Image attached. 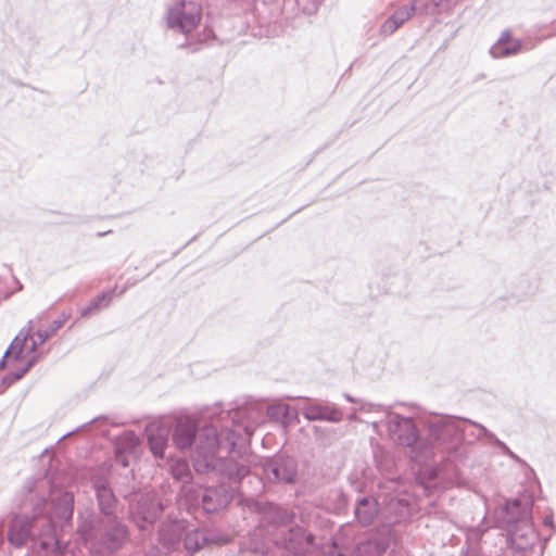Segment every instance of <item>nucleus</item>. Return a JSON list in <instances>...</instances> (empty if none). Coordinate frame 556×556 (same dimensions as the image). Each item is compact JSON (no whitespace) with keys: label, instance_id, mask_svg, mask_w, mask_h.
Instances as JSON below:
<instances>
[{"label":"nucleus","instance_id":"1","mask_svg":"<svg viewBox=\"0 0 556 556\" xmlns=\"http://www.w3.org/2000/svg\"><path fill=\"white\" fill-rule=\"evenodd\" d=\"M33 542L45 556H65L68 549L67 544L58 539L56 527L50 518L43 520L41 528L37 536L33 539Z\"/></svg>","mask_w":556,"mask_h":556},{"label":"nucleus","instance_id":"2","mask_svg":"<svg viewBox=\"0 0 556 556\" xmlns=\"http://www.w3.org/2000/svg\"><path fill=\"white\" fill-rule=\"evenodd\" d=\"M78 541L88 548L90 554L102 556L104 551V531L93 519L83 521L77 528Z\"/></svg>","mask_w":556,"mask_h":556},{"label":"nucleus","instance_id":"3","mask_svg":"<svg viewBox=\"0 0 556 556\" xmlns=\"http://www.w3.org/2000/svg\"><path fill=\"white\" fill-rule=\"evenodd\" d=\"M34 520L28 515H14L8 526L7 540L15 548L23 547L30 539Z\"/></svg>","mask_w":556,"mask_h":556},{"label":"nucleus","instance_id":"4","mask_svg":"<svg viewBox=\"0 0 556 556\" xmlns=\"http://www.w3.org/2000/svg\"><path fill=\"white\" fill-rule=\"evenodd\" d=\"M180 9H177V21L181 29L186 33L191 31L201 21V8L198 4L186 3L180 4Z\"/></svg>","mask_w":556,"mask_h":556},{"label":"nucleus","instance_id":"5","mask_svg":"<svg viewBox=\"0 0 556 556\" xmlns=\"http://www.w3.org/2000/svg\"><path fill=\"white\" fill-rule=\"evenodd\" d=\"M51 508L53 515L62 520H71L74 513V497L70 492H63L56 496L52 503Z\"/></svg>","mask_w":556,"mask_h":556},{"label":"nucleus","instance_id":"6","mask_svg":"<svg viewBox=\"0 0 556 556\" xmlns=\"http://www.w3.org/2000/svg\"><path fill=\"white\" fill-rule=\"evenodd\" d=\"M520 49V41L513 38L509 34L505 33L502 35L498 41L492 47L491 53L494 58H504L510 54L518 53Z\"/></svg>","mask_w":556,"mask_h":556},{"label":"nucleus","instance_id":"7","mask_svg":"<svg viewBox=\"0 0 556 556\" xmlns=\"http://www.w3.org/2000/svg\"><path fill=\"white\" fill-rule=\"evenodd\" d=\"M413 8L403 7L396 10L382 25V33L391 35L413 16Z\"/></svg>","mask_w":556,"mask_h":556},{"label":"nucleus","instance_id":"8","mask_svg":"<svg viewBox=\"0 0 556 556\" xmlns=\"http://www.w3.org/2000/svg\"><path fill=\"white\" fill-rule=\"evenodd\" d=\"M148 438L153 454L162 457L166 446L167 430L162 427L150 426L148 428Z\"/></svg>","mask_w":556,"mask_h":556},{"label":"nucleus","instance_id":"9","mask_svg":"<svg viewBox=\"0 0 556 556\" xmlns=\"http://www.w3.org/2000/svg\"><path fill=\"white\" fill-rule=\"evenodd\" d=\"M356 517L358 521L365 526L372 522L377 514V505L374 500L364 498L356 507Z\"/></svg>","mask_w":556,"mask_h":556},{"label":"nucleus","instance_id":"10","mask_svg":"<svg viewBox=\"0 0 556 556\" xmlns=\"http://www.w3.org/2000/svg\"><path fill=\"white\" fill-rule=\"evenodd\" d=\"M194 437V429L190 424L180 422L177 425L174 441L179 448H185L191 445Z\"/></svg>","mask_w":556,"mask_h":556},{"label":"nucleus","instance_id":"11","mask_svg":"<svg viewBox=\"0 0 556 556\" xmlns=\"http://www.w3.org/2000/svg\"><path fill=\"white\" fill-rule=\"evenodd\" d=\"M110 538L106 534V549H117L127 539V530L119 523L111 526Z\"/></svg>","mask_w":556,"mask_h":556},{"label":"nucleus","instance_id":"12","mask_svg":"<svg viewBox=\"0 0 556 556\" xmlns=\"http://www.w3.org/2000/svg\"><path fill=\"white\" fill-rule=\"evenodd\" d=\"M35 363H36V357L33 356L31 358H29L27 361V363L23 367L16 369V370H12V371L8 372L2 378L1 384L4 388L11 387L12 384H14L18 380H21L30 370V368L35 365Z\"/></svg>","mask_w":556,"mask_h":556},{"label":"nucleus","instance_id":"13","mask_svg":"<svg viewBox=\"0 0 556 556\" xmlns=\"http://www.w3.org/2000/svg\"><path fill=\"white\" fill-rule=\"evenodd\" d=\"M30 328L24 332V330H21V332L12 340L11 344L9 345L8 350L5 351V355H9L11 352L14 354V359L18 361L22 358L23 349L25 346V343L29 337Z\"/></svg>","mask_w":556,"mask_h":556},{"label":"nucleus","instance_id":"14","mask_svg":"<svg viewBox=\"0 0 556 556\" xmlns=\"http://www.w3.org/2000/svg\"><path fill=\"white\" fill-rule=\"evenodd\" d=\"M33 508V520L42 517L47 511L48 500L43 495H35L30 497Z\"/></svg>","mask_w":556,"mask_h":556},{"label":"nucleus","instance_id":"15","mask_svg":"<svg viewBox=\"0 0 556 556\" xmlns=\"http://www.w3.org/2000/svg\"><path fill=\"white\" fill-rule=\"evenodd\" d=\"M104 301V291L100 292L93 300L89 302L88 305L80 309V316L83 318H88L94 313L100 312L101 303Z\"/></svg>","mask_w":556,"mask_h":556},{"label":"nucleus","instance_id":"16","mask_svg":"<svg viewBox=\"0 0 556 556\" xmlns=\"http://www.w3.org/2000/svg\"><path fill=\"white\" fill-rule=\"evenodd\" d=\"M94 486H96L99 510H100V513L104 514V481L97 480L94 483Z\"/></svg>","mask_w":556,"mask_h":556},{"label":"nucleus","instance_id":"17","mask_svg":"<svg viewBox=\"0 0 556 556\" xmlns=\"http://www.w3.org/2000/svg\"><path fill=\"white\" fill-rule=\"evenodd\" d=\"M71 317V312H62L61 316L53 320L49 326L50 333H55L60 328L64 326L66 320Z\"/></svg>","mask_w":556,"mask_h":556},{"label":"nucleus","instance_id":"18","mask_svg":"<svg viewBox=\"0 0 556 556\" xmlns=\"http://www.w3.org/2000/svg\"><path fill=\"white\" fill-rule=\"evenodd\" d=\"M188 465L185 462H178L176 466L173 468V473L178 479H182L184 477L188 476Z\"/></svg>","mask_w":556,"mask_h":556},{"label":"nucleus","instance_id":"19","mask_svg":"<svg viewBox=\"0 0 556 556\" xmlns=\"http://www.w3.org/2000/svg\"><path fill=\"white\" fill-rule=\"evenodd\" d=\"M51 336H53V333H50V330L49 328L48 329H38L36 332H35V337H36V341L38 342V344H43Z\"/></svg>","mask_w":556,"mask_h":556},{"label":"nucleus","instance_id":"20","mask_svg":"<svg viewBox=\"0 0 556 556\" xmlns=\"http://www.w3.org/2000/svg\"><path fill=\"white\" fill-rule=\"evenodd\" d=\"M288 410H289L288 406L277 405V406L271 407L269 412L271 415H278V414L287 415Z\"/></svg>","mask_w":556,"mask_h":556},{"label":"nucleus","instance_id":"21","mask_svg":"<svg viewBox=\"0 0 556 556\" xmlns=\"http://www.w3.org/2000/svg\"><path fill=\"white\" fill-rule=\"evenodd\" d=\"M36 482L37 481L34 478H30V479L26 480L24 488L27 491V493L31 494V492H33V490H34V488L36 485Z\"/></svg>","mask_w":556,"mask_h":556},{"label":"nucleus","instance_id":"22","mask_svg":"<svg viewBox=\"0 0 556 556\" xmlns=\"http://www.w3.org/2000/svg\"><path fill=\"white\" fill-rule=\"evenodd\" d=\"M38 342L36 340L33 339V342L30 344V348H29V353H33L36 351V349L38 348Z\"/></svg>","mask_w":556,"mask_h":556},{"label":"nucleus","instance_id":"23","mask_svg":"<svg viewBox=\"0 0 556 556\" xmlns=\"http://www.w3.org/2000/svg\"><path fill=\"white\" fill-rule=\"evenodd\" d=\"M7 357L8 355H3L2 358L0 359V370L3 369L7 365Z\"/></svg>","mask_w":556,"mask_h":556},{"label":"nucleus","instance_id":"24","mask_svg":"<svg viewBox=\"0 0 556 556\" xmlns=\"http://www.w3.org/2000/svg\"><path fill=\"white\" fill-rule=\"evenodd\" d=\"M191 540H192V536L189 535L187 539H186V546L188 549H191Z\"/></svg>","mask_w":556,"mask_h":556}]
</instances>
